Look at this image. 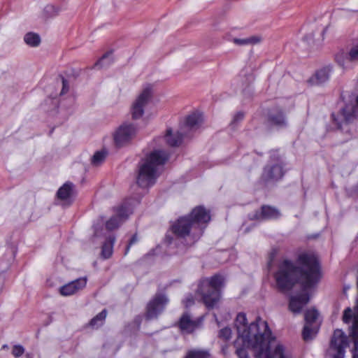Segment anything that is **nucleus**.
Wrapping results in <instances>:
<instances>
[{
    "label": "nucleus",
    "instance_id": "obj_43",
    "mask_svg": "<svg viewBox=\"0 0 358 358\" xmlns=\"http://www.w3.org/2000/svg\"><path fill=\"white\" fill-rule=\"evenodd\" d=\"M32 357H33L32 355H31V354H29V353H27V354L26 355V358H32Z\"/></svg>",
    "mask_w": 358,
    "mask_h": 358
},
{
    "label": "nucleus",
    "instance_id": "obj_40",
    "mask_svg": "<svg viewBox=\"0 0 358 358\" xmlns=\"http://www.w3.org/2000/svg\"><path fill=\"white\" fill-rule=\"evenodd\" d=\"M62 85L63 87L61 92L62 94H65L69 90L68 82L64 78H62Z\"/></svg>",
    "mask_w": 358,
    "mask_h": 358
},
{
    "label": "nucleus",
    "instance_id": "obj_42",
    "mask_svg": "<svg viewBox=\"0 0 358 358\" xmlns=\"http://www.w3.org/2000/svg\"><path fill=\"white\" fill-rule=\"evenodd\" d=\"M350 289V287L348 286V287H344L343 288V292L344 293H345L348 289Z\"/></svg>",
    "mask_w": 358,
    "mask_h": 358
},
{
    "label": "nucleus",
    "instance_id": "obj_4",
    "mask_svg": "<svg viewBox=\"0 0 358 358\" xmlns=\"http://www.w3.org/2000/svg\"><path fill=\"white\" fill-rule=\"evenodd\" d=\"M168 159V154L162 150H153L142 159L138 164V185L143 188L153 185L159 176V168Z\"/></svg>",
    "mask_w": 358,
    "mask_h": 358
},
{
    "label": "nucleus",
    "instance_id": "obj_24",
    "mask_svg": "<svg viewBox=\"0 0 358 358\" xmlns=\"http://www.w3.org/2000/svg\"><path fill=\"white\" fill-rule=\"evenodd\" d=\"M350 52H341L336 54L335 57V60L336 63L342 67L343 69H346L350 68V62H353L350 59Z\"/></svg>",
    "mask_w": 358,
    "mask_h": 358
},
{
    "label": "nucleus",
    "instance_id": "obj_37",
    "mask_svg": "<svg viewBox=\"0 0 358 358\" xmlns=\"http://www.w3.org/2000/svg\"><path fill=\"white\" fill-rule=\"evenodd\" d=\"M244 117V113L243 112H238L236 113L233 117V120L231 122V124H236L239 122L242 121Z\"/></svg>",
    "mask_w": 358,
    "mask_h": 358
},
{
    "label": "nucleus",
    "instance_id": "obj_36",
    "mask_svg": "<svg viewBox=\"0 0 358 358\" xmlns=\"http://www.w3.org/2000/svg\"><path fill=\"white\" fill-rule=\"evenodd\" d=\"M350 59L353 62L358 61V44L352 46L350 50Z\"/></svg>",
    "mask_w": 358,
    "mask_h": 358
},
{
    "label": "nucleus",
    "instance_id": "obj_27",
    "mask_svg": "<svg viewBox=\"0 0 358 358\" xmlns=\"http://www.w3.org/2000/svg\"><path fill=\"white\" fill-rule=\"evenodd\" d=\"M24 41L29 46L36 47L40 44L41 38L40 36L33 32H29L25 34Z\"/></svg>",
    "mask_w": 358,
    "mask_h": 358
},
{
    "label": "nucleus",
    "instance_id": "obj_41",
    "mask_svg": "<svg viewBox=\"0 0 358 358\" xmlns=\"http://www.w3.org/2000/svg\"><path fill=\"white\" fill-rule=\"evenodd\" d=\"M344 355L335 354L334 355V358H343Z\"/></svg>",
    "mask_w": 358,
    "mask_h": 358
},
{
    "label": "nucleus",
    "instance_id": "obj_2",
    "mask_svg": "<svg viewBox=\"0 0 358 358\" xmlns=\"http://www.w3.org/2000/svg\"><path fill=\"white\" fill-rule=\"evenodd\" d=\"M298 262L300 267L287 259L280 264L274 278L280 291L290 290L295 283L299 282L305 292L319 282L321 277L319 262L313 255L301 254Z\"/></svg>",
    "mask_w": 358,
    "mask_h": 358
},
{
    "label": "nucleus",
    "instance_id": "obj_21",
    "mask_svg": "<svg viewBox=\"0 0 358 358\" xmlns=\"http://www.w3.org/2000/svg\"><path fill=\"white\" fill-rule=\"evenodd\" d=\"M186 136L187 135L185 131L181 130V129L175 134L173 133L171 129H168L164 136V138L169 145L171 147H176L180 145L182 138Z\"/></svg>",
    "mask_w": 358,
    "mask_h": 358
},
{
    "label": "nucleus",
    "instance_id": "obj_25",
    "mask_svg": "<svg viewBox=\"0 0 358 358\" xmlns=\"http://www.w3.org/2000/svg\"><path fill=\"white\" fill-rule=\"evenodd\" d=\"M106 316L107 310L103 309L90 321L88 325L93 329H98L103 324Z\"/></svg>",
    "mask_w": 358,
    "mask_h": 358
},
{
    "label": "nucleus",
    "instance_id": "obj_20",
    "mask_svg": "<svg viewBox=\"0 0 358 358\" xmlns=\"http://www.w3.org/2000/svg\"><path fill=\"white\" fill-rule=\"evenodd\" d=\"M75 186L71 182H65L57 191V196L58 199L67 202L69 204L72 202V199L75 196Z\"/></svg>",
    "mask_w": 358,
    "mask_h": 358
},
{
    "label": "nucleus",
    "instance_id": "obj_28",
    "mask_svg": "<svg viewBox=\"0 0 358 358\" xmlns=\"http://www.w3.org/2000/svg\"><path fill=\"white\" fill-rule=\"evenodd\" d=\"M107 154L108 152L105 150L96 152L92 158V164L94 166H99L104 162Z\"/></svg>",
    "mask_w": 358,
    "mask_h": 358
},
{
    "label": "nucleus",
    "instance_id": "obj_16",
    "mask_svg": "<svg viewBox=\"0 0 358 358\" xmlns=\"http://www.w3.org/2000/svg\"><path fill=\"white\" fill-rule=\"evenodd\" d=\"M87 284L86 278H80L73 280L60 287L59 292L62 296H71L80 289H83Z\"/></svg>",
    "mask_w": 358,
    "mask_h": 358
},
{
    "label": "nucleus",
    "instance_id": "obj_26",
    "mask_svg": "<svg viewBox=\"0 0 358 358\" xmlns=\"http://www.w3.org/2000/svg\"><path fill=\"white\" fill-rule=\"evenodd\" d=\"M113 62L112 52L105 53L95 64L94 67L106 68L109 66Z\"/></svg>",
    "mask_w": 358,
    "mask_h": 358
},
{
    "label": "nucleus",
    "instance_id": "obj_29",
    "mask_svg": "<svg viewBox=\"0 0 358 358\" xmlns=\"http://www.w3.org/2000/svg\"><path fill=\"white\" fill-rule=\"evenodd\" d=\"M61 10V7L49 4L44 8L43 13L47 17H52L57 15Z\"/></svg>",
    "mask_w": 358,
    "mask_h": 358
},
{
    "label": "nucleus",
    "instance_id": "obj_13",
    "mask_svg": "<svg viewBox=\"0 0 358 358\" xmlns=\"http://www.w3.org/2000/svg\"><path fill=\"white\" fill-rule=\"evenodd\" d=\"M129 208L126 205H122L117 208L116 215L110 217L106 223L108 231L117 229L129 216Z\"/></svg>",
    "mask_w": 358,
    "mask_h": 358
},
{
    "label": "nucleus",
    "instance_id": "obj_31",
    "mask_svg": "<svg viewBox=\"0 0 358 358\" xmlns=\"http://www.w3.org/2000/svg\"><path fill=\"white\" fill-rule=\"evenodd\" d=\"M209 354L204 350H192L189 351L185 358H208Z\"/></svg>",
    "mask_w": 358,
    "mask_h": 358
},
{
    "label": "nucleus",
    "instance_id": "obj_35",
    "mask_svg": "<svg viewBox=\"0 0 358 358\" xmlns=\"http://www.w3.org/2000/svg\"><path fill=\"white\" fill-rule=\"evenodd\" d=\"M353 317L352 310L350 308H347L343 313V322L348 324L350 322Z\"/></svg>",
    "mask_w": 358,
    "mask_h": 358
},
{
    "label": "nucleus",
    "instance_id": "obj_22",
    "mask_svg": "<svg viewBox=\"0 0 358 358\" xmlns=\"http://www.w3.org/2000/svg\"><path fill=\"white\" fill-rule=\"evenodd\" d=\"M268 122L271 125L278 127H285L287 124L283 113L278 109L273 110L268 113Z\"/></svg>",
    "mask_w": 358,
    "mask_h": 358
},
{
    "label": "nucleus",
    "instance_id": "obj_8",
    "mask_svg": "<svg viewBox=\"0 0 358 358\" xmlns=\"http://www.w3.org/2000/svg\"><path fill=\"white\" fill-rule=\"evenodd\" d=\"M305 325L302 336L306 341L313 340L318 333L321 322L319 320V313L315 308H310L305 312Z\"/></svg>",
    "mask_w": 358,
    "mask_h": 358
},
{
    "label": "nucleus",
    "instance_id": "obj_19",
    "mask_svg": "<svg viewBox=\"0 0 358 358\" xmlns=\"http://www.w3.org/2000/svg\"><path fill=\"white\" fill-rule=\"evenodd\" d=\"M331 72V69L330 67H324L317 71L308 80V83L311 86L322 85L329 80Z\"/></svg>",
    "mask_w": 358,
    "mask_h": 358
},
{
    "label": "nucleus",
    "instance_id": "obj_39",
    "mask_svg": "<svg viewBox=\"0 0 358 358\" xmlns=\"http://www.w3.org/2000/svg\"><path fill=\"white\" fill-rule=\"evenodd\" d=\"M137 241H138L137 236H136V235L135 234V235H134V236L131 237V238L130 239V241H129V243H128V245H127V248H126V250H125L124 255H127V254L128 253V252H129V250L130 247H131L133 244L136 243Z\"/></svg>",
    "mask_w": 358,
    "mask_h": 358
},
{
    "label": "nucleus",
    "instance_id": "obj_17",
    "mask_svg": "<svg viewBox=\"0 0 358 358\" xmlns=\"http://www.w3.org/2000/svg\"><path fill=\"white\" fill-rule=\"evenodd\" d=\"M310 296L308 293H302L292 296L289 299V309L293 313H300L302 308L309 302Z\"/></svg>",
    "mask_w": 358,
    "mask_h": 358
},
{
    "label": "nucleus",
    "instance_id": "obj_9",
    "mask_svg": "<svg viewBox=\"0 0 358 358\" xmlns=\"http://www.w3.org/2000/svg\"><path fill=\"white\" fill-rule=\"evenodd\" d=\"M137 131L138 128L135 124L128 122L122 123L113 134L115 145L121 148L129 144L136 137Z\"/></svg>",
    "mask_w": 358,
    "mask_h": 358
},
{
    "label": "nucleus",
    "instance_id": "obj_15",
    "mask_svg": "<svg viewBox=\"0 0 358 358\" xmlns=\"http://www.w3.org/2000/svg\"><path fill=\"white\" fill-rule=\"evenodd\" d=\"M348 345V338L341 330H336L331 341L330 348L336 351V354L344 355Z\"/></svg>",
    "mask_w": 358,
    "mask_h": 358
},
{
    "label": "nucleus",
    "instance_id": "obj_14",
    "mask_svg": "<svg viewBox=\"0 0 358 358\" xmlns=\"http://www.w3.org/2000/svg\"><path fill=\"white\" fill-rule=\"evenodd\" d=\"M280 210L271 206H262L260 210L255 211L250 215L251 220H275L280 217Z\"/></svg>",
    "mask_w": 358,
    "mask_h": 358
},
{
    "label": "nucleus",
    "instance_id": "obj_18",
    "mask_svg": "<svg viewBox=\"0 0 358 358\" xmlns=\"http://www.w3.org/2000/svg\"><path fill=\"white\" fill-rule=\"evenodd\" d=\"M203 122V117L201 114L199 113H193L189 115L184 124L181 126L180 129L186 135H188V133L192 131H195L200 127L201 123Z\"/></svg>",
    "mask_w": 358,
    "mask_h": 358
},
{
    "label": "nucleus",
    "instance_id": "obj_34",
    "mask_svg": "<svg viewBox=\"0 0 358 358\" xmlns=\"http://www.w3.org/2000/svg\"><path fill=\"white\" fill-rule=\"evenodd\" d=\"M24 352V348L21 345H15L12 349V355L15 357H21Z\"/></svg>",
    "mask_w": 358,
    "mask_h": 358
},
{
    "label": "nucleus",
    "instance_id": "obj_23",
    "mask_svg": "<svg viewBox=\"0 0 358 358\" xmlns=\"http://www.w3.org/2000/svg\"><path fill=\"white\" fill-rule=\"evenodd\" d=\"M114 236H108L104 242L101 249V256L104 259H108L113 254V245L115 243Z\"/></svg>",
    "mask_w": 358,
    "mask_h": 358
},
{
    "label": "nucleus",
    "instance_id": "obj_7",
    "mask_svg": "<svg viewBox=\"0 0 358 358\" xmlns=\"http://www.w3.org/2000/svg\"><path fill=\"white\" fill-rule=\"evenodd\" d=\"M331 117L339 129H342L344 124L352 123L358 118V94L356 97V105L352 103L345 104L338 113H333Z\"/></svg>",
    "mask_w": 358,
    "mask_h": 358
},
{
    "label": "nucleus",
    "instance_id": "obj_45",
    "mask_svg": "<svg viewBox=\"0 0 358 358\" xmlns=\"http://www.w3.org/2000/svg\"><path fill=\"white\" fill-rule=\"evenodd\" d=\"M357 192H358V185H357Z\"/></svg>",
    "mask_w": 358,
    "mask_h": 358
},
{
    "label": "nucleus",
    "instance_id": "obj_1",
    "mask_svg": "<svg viewBox=\"0 0 358 358\" xmlns=\"http://www.w3.org/2000/svg\"><path fill=\"white\" fill-rule=\"evenodd\" d=\"M238 338L234 342L238 358H287L284 347L278 344L273 352L270 348L275 338L268 323L258 317L249 325L245 313H239L235 320Z\"/></svg>",
    "mask_w": 358,
    "mask_h": 358
},
{
    "label": "nucleus",
    "instance_id": "obj_44",
    "mask_svg": "<svg viewBox=\"0 0 358 358\" xmlns=\"http://www.w3.org/2000/svg\"><path fill=\"white\" fill-rule=\"evenodd\" d=\"M3 349L8 348V346L7 345H3L2 347Z\"/></svg>",
    "mask_w": 358,
    "mask_h": 358
},
{
    "label": "nucleus",
    "instance_id": "obj_30",
    "mask_svg": "<svg viewBox=\"0 0 358 358\" xmlns=\"http://www.w3.org/2000/svg\"><path fill=\"white\" fill-rule=\"evenodd\" d=\"M233 41L238 45H245L248 44H255L259 41L257 37L252 36L246 38H234Z\"/></svg>",
    "mask_w": 358,
    "mask_h": 358
},
{
    "label": "nucleus",
    "instance_id": "obj_3",
    "mask_svg": "<svg viewBox=\"0 0 358 358\" xmlns=\"http://www.w3.org/2000/svg\"><path fill=\"white\" fill-rule=\"evenodd\" d=\"M210 220V212L203 206H197L189 215L180 217L172 225L171 230L176 237L167 235L166 241L169 245H177L176 254L182 255L201 238L206 224Z\"/></svg>",
    "mask_w": 358,
    "mask_h": 358
},
{
    "label": "nucleus",
    "instance_id": "obj_11",
    "mask_svg": "<svg viewBox=\"0 0 358 358\" xmlns=\"http://www.w3.org/2000/svg\"><path fill=\"white\" fill-rule=\"evenodd\" d=\"M168 302L169 299L164 294H156L147 306L146 318L152 320L157 317Z\"/></svg>",
    "mask_w": 358,
    "mask_h": 358
},
{
    "label": "nucleus",
    "instance_id": "obj_6",
    "mask_svg": "<svg viewBox=\"0 0 358 358\" xmlns=\"http://www.w3.org/2000/svg\"><path fill=\"white\" fill-rule=\"evenodd\" d=\"M285 164L278 153L273 152L270 155L267 164L264 168L262 179L265 182H274L280 180L284 174Z\"/></svg>",
    "mask_w": 358,
    "mask_h": 358
},
{
    "label": "nucleus",
    "instance_id": "obj_10",
    "mask_svg": "<svg viewBox=\"0 0 358 358\" xmlns=\"http://www.w3.org/2000/svg\"><path fill=\"white\" fill-rule=\"evenodd\" d=\"M152 96L151 89L145 88L133 103L131 108V113L133 119L141 117L144 113V108L148 103Z\"/></svg>",
    "mask_w": 358,
    "mask_h": 358
},
{
    "label": "nucleus",
    "instance_id": "obj_32",
    "mask_svg": "<svg viewBox=\"0 0 358 358\" xmlns=\"http://www.w3.org/2000/svg\"><path fill=\"white\" fill-rule=\"evenodd\" d=\"M94 235L93 237L99 238L105 235V229L103 227V221H100L99 222L94 224Z\"/></svg>",
    "mask_w": 358,
    "mask_h": 358
},
{
    "label": "nucleus",
    "instance_id": "obj_33",
    "mask_svg": "<svg viewBox=\"0 0 358 358\" xmlns=\"http://www.w3.org/2000/svg\"><path fill=\"white\" fill-rule=\"evenodd\" d=\"M231 336V330L229 327H225L220 330L219 337L223 338L225 341L230 339Z\"/></svg>",
    "mask_w": 358,
    "mask_h": 358
},
{
    "label": "nucleus",
    "instance_id": "obj_12",
    "mask_svg": "<svg viewBox=\"0 0 358 358\" xmlns=\"http://www.w3.org/2000/svg\"><path fill=\"white\" fill-rule=\"evenodd\" d=\"M202 322L203 317L193 320L188 313H185L180 317L178 325L182 334H189L197 329L202 324Z\"/></svg>",
    "mask_w": 358,
    "mask_h": 358
},
{
    "label": "nucleus",
    "instance_id": "obj_5",
    "mask_svg": "<svg viewBox=\"0 0 358 358\" xmlns=\"http://www.w3.org/2000/svg\"><path fill=\"white\" fill-rule=\"evenodd\" d=\"M224 278L219 274L210 278L201 279L196 293L201 296L203 303L207 308H214L221 298V289L224 286Z\"/></svg>",
    "mask_w": 358,
    "mask_h": 358
},
{
    "label": "nucleus",
    "instance_id": "obj_38",
    "mask_svg": "<svg viewBox=\"0 0 358 358\" xmlns=\"http://www.w3.org/2000/svg\"><path fill=\"white\" fill-rule=\"evenodd\" d=\"M183 303L186 308L191 306L194 303L193 296L191 294L188 295L183 301Z\"/></svg>",
    "mask_w": 358,
    "mask_h": 358
}]
</instances>
